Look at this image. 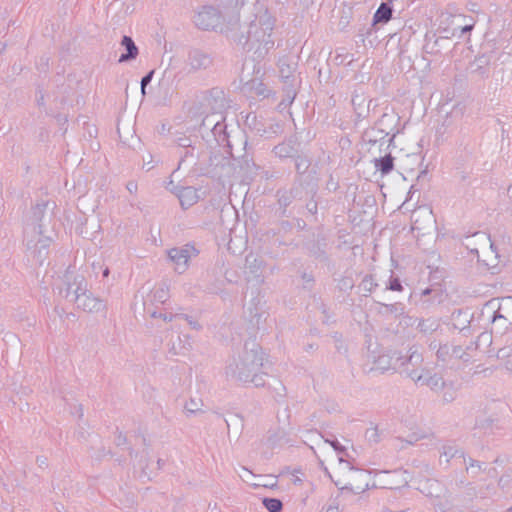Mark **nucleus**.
I'll return each instance as SVG.
<instances>
[{"label": "nucleus", "mask_w": 512, "mask_h": 512, "mask_svg": "<svg viewBox=\"0 0 512 512\" xmlns=\"http://www.w3.org/2000/svg\"><path fill=\"white\" fill-rule=\"evenodd\" d=\"M275 22V17L268 10L258 13L249 25L245 41L240 38L239 43L248 46V50L267 53L274 47L272 32Z\"/></svg>", "instance_id": "nucleus-2"}, {"label": "nucleus", "mask_w": 512, "mask_h": 512, "mask_svg": "<svg viewBox=\"0 0 512 512\" xmlns=\"http://www.w3.org/2000/svg\"><path fill=\"white\" fill-rule=\"evenodd\" d=\"M66 292L65 297L71 298L77 308L88 313H102L106 305L104 301L93 296L87 289V281L83 274H75L70 268L65 273Z\"/></svg>", "instance_id": "nucleus-3"}, {"label": "nucleus", "mask_w": 512, "mask_h": 512, "mask_svg": "<svg viewBox=\"0 0 512 512\" xmlns=\"http://www.w3.org/2000/svg\"><path fill=\"white\" fill-rule=\"evenodd\" d=\"M362 285L364 286V288L368 291H372V289L374 288V286H376V284L373 282V279L371 277H366L363 282H362Z\"/></svg>", "instance_id": "nucleus-28"}, {"label": "nucleus", "mask_w": 512, "mask_h": 512, "mask_svg": "<svg viewBox=\"0 0 512 512\" xmlns=\"http://www.w3.org/2000/svg\"><path fill=\"white\" fill-rule=\"evenodd\" d=\"M180 145H182V146H189V144H186V143H180Z\"/></svg>", "instance_id": "nucleus-43"}, {"label": "nucleus", "mask_w": 512, "mask_h": 512, "mask_svg": "<svg viewBox=\"0 0 512 512\" xmlns=\"http://www.w3.org/2000/svg\"><path fill=\"white\" fill-rule=\"evenodd\" d=\"M416 223H417V220H415V221H414L413 229H420V228L416 225Z\"/></svg>", "instance_id": "nucleus-40"}, {"label": "nucleus", "mask_w": 512, "mask_h": 512, "mask_svg": "<svg viewBox=\"0 0 512 512\" xmlns=\"http://www.w3.org/2000/svg\"><path fill=\"white\" fill-rule=\"evenodd\" d=\"M504 316L500 314L499 312H494V315L492 316V321L495 322L497 319H502Z\"/></svg>", "instance_id": "nucleus-34"}, {"label": "nucleus", "mask_w": 512, "mask_h": 512, "mask_svg": "<svg viewBox=\"0 0 512 512\" xmlns=\"http://www.w3.org/2000/svg\"><path fill=\"white\" fill-rule=\"evenodd\" d=\"M324 472H325V474H326L330 479H332V476H331V474H330L329 470H328L326 467L324 468Z\"/></svg>", "instance_id": "nucleus-38"}, {"label": "nucleus", "mask_w": 512, "mask_h": 512, "mask_svg": "<svg viewBox=\"0 0 512 512\" xmlns=\"http://www.w3.org/2000/svg\"><path fill=\"white\" fill-rule=\"evenodd\" d=\"M263 505L269 512H280L283 504L277 498H264Z\"/></svg>", "instance_id": "nucleus-18"}, {"label": "nucleus", "mask_w": 512, "mask_h": 512, "mask_svg": "<svg viewBox=\"0 0 512 512\" xmlns=\"http://www.w3.org/2000/svg\"><path fill=\"white\" fill-rule=\"evenodd\" d=\"M472 29V26H465L462 31L463 32H466V31H470Z\"/></svg>", "instance_id": "nucleus-39"}, {"label": "nucleus", "mask_w": 512, "mask_h": 512, "mask_svg": "<svg viewBox=\"0 0 512 512\" xmlns=\"http://www.w3.org/2000/svg\"><path fill=\"white\" fill-rule=\"evenodd\" d=\"M339 462H340V463H344V464H345V465H346L350 470H352V469H353V467L351 466L350 462H349V461L344 460V458H343V457H341V456L339 457Z\"/></svg>", "instance_id": "nucleus-33"}, {"label": "nucleus", "mask_w": 512, "mask_h": 512, "mask_svg": "<svg viewBox=\"0 0 512 512\" xmlns=\"http://www.w3.org/2000/svg\"><path fill=\"white\" fill-rule=\"evenodd\" d=\"M151 316L153 318H156V317L163 318L164 321H172V319L174 318V316L172 314L157 313L155 311L151 312Z\"/></svg>", "instance_id": "nucleus-29"}, {"label": "nucleus", "mask_w": 512, "mask_h": 512, "mask_svg": "<svg viewBox=\"0 0 512 512\" xmlns=\"http://www.w3.org/2000/svg\"><path fill=\"white\" fill-rule=\"evenodd\" d=\"M153 71H150L146 76H144L141 80V92L142 94H145V87L147 84L151 82Z\"/></svg>", "instance_id": "nucleus-25"}, {"label": "nucleus", "mask_w": 512, "mask_h": 512, "mask_svg": "<svg viewBox=\"0 0 512 512\" xmlns=\"http://www.w3.org/2000/svg\"><path fill=\"white\" fill-rule=\"evenodd\" d=\"M393 167V157L391 155L375 159V168L383 175L390 173L393 170Z\"/></svg>", "instance_id": "nucleus-14"}, {"label": "nucleus", "mask_w": 512, "mask_h": 512, "mask_svg": "<svg viewBox=\"0 0 512 512\" xmlns=\"http://www.w3.org/2000/svg\"><path fill=\"white\" fill-rule=\"evenodd\" d=\"M170 297L169 288L166 285L155 287L144 301V305L150 301L153 304H164Z\"/></svg>", "instance_id": "nucleus-9"}, {"label": "nucleus", "mask_w": 512, "mask_h": 512, "mask_svg": "<svg viewBox=\"0 0 512 512\" xmlns=\"http://www.w3.org/2000/svg\"><path fill=\"white\" fill-rule=\"evenodd\" d=\"M246 0H221V5L224 9H231L238 11Z\"/></svg>", "instance_id": "nucleus-19"}, {"label": "nucleus", "mask_w": 512, "mask_h": 512, "mask_svg": "<svg viewBox=\"0 0 512 512\" xmlns=\"http://www.w3.org/2000/svg\"><path fill=\"white\" fill-rule=\"evenodd\" d=\"M184 317H185V319L188 321L189 325H190L192 328H194V329H196V330H199V329H200V325L198 324V322H197V321L193 320V319H192L191 317H189V316H184Z\"/></svg>", "instance_id": "nucleus-30"}, {"label": "nucleus", "mask_w": 512, "mask_h": 512, "mask_svg": "<svg viewBox=\"0 0 512 512\" xmlns=\"http://www.w3.org/2000/svg\"><path fill=\"white\" fill-rule=\"evenodd\" d=\"M444 389H445V392H444V395H443V399L446 402L452 401L455 398V390L452 387H449L447 385H446V387Z\"/></svg>", "instance_id": "nucleus-23"}, {"label": "nucleus", "mask_w": 512, "mask_h": 512, "mask_svg": "<svg viewBox=\"0 0 512 512\" xmlns=\"http://www.w3.org/2000/svg\"><path fill=\"white\" fill-rule=\"evenodd\" d=\"M471 252H472V253H475V254H478V253H479V251H478L477 249H472V250H471Z\"/></svg>", "instance_id": "nucleus-42"}, {"label": "nucleus", "mask_w": 512, "mask_h": 512, "mask_svg": "<svg viewBox=\"0 0 512 512\" xmlns=\"http://www.w3.org/2000/svg\"><path fill=\"white\" fill-rule=\"evenodd\" d=\"M437 357L441 361H446L450 357V346L442 345L437 350Z\"/></svg>", "instance_id": "nucleus-21"}, {"label": "nucleus", "mask_w": 512, "mask_h": 512, "mask_svg": "<svg viewBox=\"0 0 512 512\" xmlns=\"http://www.w3.org/2000/svg\"><path fill=\"white\" fill-rule=\"evenodd\" d=\"M263 362L264 353L259 347L245 350L229 361L226 375L244 385L253 384L255 387H262L265 385Z\"/></svg>", "instance_id": "nucleus-1"}, {"label": "nucleus", "mask_w": 512, "mask_h": 512, "mask_svg": "<svg viewBox=\"0 0 512 512\" xmlns=\"http://www.w3.org/2000/svg\"><path fill=\"white\" fill-rule=\"evenodd\" d=\"M263 265L262 258H254L253 264L250 265L249 271H245L246 279L248 282L256 281L257 283L262 282L261 268Z\"/></svg>", "instance_id": "nucleus-11"}, {"label": "nucleus", "mask_w": 512, "mask_h": 512, "mask_svg": "<svg viewBox=\"0 0 512 512\" xmlns=\"http://www.w3.org/2000/svg\"><path fill=\"white\" fill-rule=\"evenodd\" d=\"M430 292H431V289L430 288H426V289H424L421 292V296H426V295L430 294Z\"/></svg>", "instance_id": "nucleus-37"}, {"label": "nucleus", "mask_w": 512, "mask_h": 512, "mask_svg": "<svg viewBox=\"0 0 512 512\" xmlns=\"http://www.w3.org/2000/svg\"><path fill=\"white\" fill-rule=\"evenodd\" d=\"M489 242H490V248H491L492 252H494V253H496V254H497V253H498V251H497V250H496V248H495V244H494V242H492V241H490V240H489Z\"/></svg>", "instance_id": "nucleus-36"}, {"label": "nucleus", "mask_w": 512, "mask_h": 512, "mask_svg": "<svg viewBox=\"0 0 512 512\" xmlns=\"http://www.w3.org/2000/svg\"><path fill=\"white\" fill-rule=\"evenodd\" d=\"M395 356L396 353H386V352H372L368 356V360L371 361V366L368 368L370 372H380L384 373L389 370L396 371L395 364Z\"/></svg>", "instance_id": "nucleus-7"}, {"label": "nucleus", "mask_w": 512, "mask_h": 512, "mask_svg": "<svg viewBox=\"0 0 512 512\" xmlns=\"http://www.w3.org/2000/svg\"><path fill=\"white\" fill-rule=\"evenodd\" d=\"M92 268L95 273V275L98 274V271L101 270L102 276L107 277L109 275V268L108 266H103L100 262L92 263Z\"/></svg>", "instance_id": "nucleus-22"}, {"label": "nucleus", "mask_w": 512, "mask_h": 512, "mask_svg": "<svg viewBox=\"0 0 512 512\" xmlns=\"http://www.w3.org/2000/svg\"><path fill=\"white\" fill-rule=\"evenodd\" d=\"M28 245L38 250L41 253L44 249L50 246L55 237V232L52 227L44 220L39 223H33L26 228L25 231Z\"/></svg>", "instance_id": "nucleus-4"}, {"label": "nucleus", "mask_w": 512, "mask_h": 512, "mask_svg": "<svg viewBox=\"0 0 512 512\" xmlns=\"http://www.w3.org/2000/svg\"><path fill=\"white\" fill-rule=\"evenodd\" d=\"M203 401L201 398H190L184 405V412L187 416L196 415L202 412Z\"/></svg>", "instance_id": "nucleus-15"}, {"label": "nucleus", "mask_w": 512, "mask_h": 512, "mask_svg": "<svg viewBox=\"0 0 512 512\" xmlns=\"http://www.w3.org/2000/svg\"><path fill=\"white\" fill-rule=\"evenodd\" d=\"M325 512H339V504L338 503L330 504L327 507Z\"/></svg>", "instance_id": "nucleus-31"}, {"label": "nucleus", "mask_w": 512, "mask_h": 512, "mask_svg": "<svg viewBox=\"0 0 512 512\" xmlns=\"http://www.w3.org/2000/svg\"><path fill=\"white\" fill-rule=\"evenodd\" d=\"M302 279L307 284H310L313 282V276L306 272L302 274Z\"/></svg>", "instance_id": "nucleus-32"}, {"label": "nucleus", "mask_w": 512, "mask_h": 512, "mask_svg": "<svg viewBox=\"0 0 512 512\" xmlns=\"http://www.w3.org/2000/svg\"><path fill=\"white\" fill-rule=\"evenodd\" d=\"M221 14L213 6H203L194 17L197 27L209 30L215 29L220 23Z\"/></svg>", "instance_id": "nucleus-6"}, {"label": "nucleus", "mask_w": 512, "mask_h": 512, "mask_svg": "<svg viewBox=\"0 0 512 512\" xmlns=\"http://www.w3.org/2000/svg\"><path fill=\"white\" fill-rule=\"evenodd\" d=\"M121 45L127 50L126 54H122L119 58V62H126L131 59H135L138 55V48L135 45L133 39L129 36H123Z\"/></svg>", "instance_id": "nucleus-10"}, {"label": "nucleus", "mask_w": 512, "mask_h": 512, "mask_svg": "<svg viewBox=\"0 0 512 512\" xmlns=\"http://www.w3.org/2000/svg\"><path fill=\"white\" fill-rule=\"evenodd\" d=\"M417 384L426 385L430 389L438 391L442 388L446 387L445 382L443 381L442 377L438 376L437 374L431 375L429 377H424L422 375V381L416 382Z\"/></svg>", "instance_id": "nucleus-13"}, {"label": "nucleus", "mask_w": 512, "mask_h": 512, "mask_svg": "<svg viewBox=\"0 0 512 512\" xmlns=\"http://www.w3.org/2000/svg\"><path fill=\"white\" fill-rule=\"evenodd\" d=\"M463 351H462V348L461 347H458V346H455V347H450V357H453V358H462L463 357Z\"/></svg>", "instance_id": "nucleus-27"}, {"label": "nucleus", "mask_w": 512, "mask_h": 512, "mask_svg": "<svg viewBox=\"0 0 512 512\" xmlns=\"http://www.w3.org/2000/svg\"><path fill=\"white\" fill-rule=\"evenodd\" d=\"M424 212L427 214V216H428V218H429V219H431V218H432V217H431V213H430V212H428V211H426V210H424Z\"/></svg>", "instance_id": "nucleus-41"}, {"label": "nucleus", "mask_w": 512, "mask_h": 512, "mask_svg": "<svg viewBox=\"0 0 512 512\" xmlns=\"http://www.w3.org/2000/svg\"><path fill=\"white\" fill-rule=\"evenodd\" d=\"M491 260V263L487 262L486 259H480L478 258V264L479 266H485L487 267L489 270H491V273H495L496 271V268H497V260L498 258L497 257H494V258H490Z\"/></svg>", "instance_id": "nucleus-20"}, {"label": "nucleus", "mask_w": 512, "mask_h": 512, "mask_svg": "<svg viewBox=\"0 0 512 512\" xmlns=\"http://www.w3.org/2000/svg\"><path fill=\"white\" fill-rule=\"evenodd\" d=\"M168 264L177 274H183L189 267V258H167Z\"/></svg>", "instance_id": "nucleus-17"}, {"label": "nucleus", "mask_w": 512, "mask_h": 512, "mask_svg": "<svg viewBox=\"0 0 512 512\" xmlns=\"http://www.w3.org/2000/svg\"><path fill=\"white\" fill-rule=\"evenodd\" d=\"M423 356L417 349L410 348L406 355L396 353L395 364L396 371L406 374L414 382L422 381V374L418 373L417 368L421 366Z\"/></svg>", "instance_id": "nucleus-5"}, {"label": "nucleus", "mask_w": 512, "mask_h": 512, "mask_svg": "<svg viewBox=\"0 0 512 512\" xmlns=\"http://www.w3.org/2000/svg\"><path fill=\"white\" fill-rule=\"evenodd\" d=\"M175 194L178 197L180 204L184 209L193 206L199 200L198 191L193 187L178 188L176 189Z\"/></svg>", "instance_id": "nucleus-8"}, {"label": "nucleus", "mask_w": 512, "mask_h": 512, "mask_svg": "<svg viewBox=\"0 0 512 512\" xmlns=\"http://www.w3.org/2000/svg\"><path fill=\"white\" fill-rule=\"evenodd\" d=\"M456 451H453L452 448L449 449V451H445L444 454L447 457L453 458L455 456Z\"/></svg>", "instance_id": "nucleus-35"}, {"label": "nucleus", "mask_w": 512, "mask_h": 512, "mask_svg": "<svg viewBox=\"0 0 512 512\" xmlns=\"http://www.w3.org/2000/svg\"><path fill=\"white\" fill-rule=\"evenodd\" d=\"M391 16L392 9L390 6L386 3H382L376 10L373 19L375 23L388 22L391 19Z\"/></svg>", "instance_id": "nucleus-16"}, {"label": "nucleus", "mask_w": 512, "mask_h": 512, "mask_svg": "<svg viewBox=\"0 0 512 512\" xmlns=\"http://www.w3.org/2000/svg\"><path fill=\"white\" fill-rule=\"evenodd\" d=\"M325 442L329 443L333 447V449L338 453H342L345 450L344 446L341 445L337 440L326 439Z\"/></svg>", "instance_id": "nucleus-26"}, {"label": "nucleus", "mask_w": 512, "mask_h": 512, "mask_svg": "<svg viewBox=\"0 0 512 512\" xmlns=\"http://www.w3.org/2000/svg\"><path fill=\"white\" fill-rule=\"evenodd\" d=\"M390 290L392 291H401L402 290V285L399 281L398 278H391L390 279V282H389V287H388Z\"/></svg>", "instance_id": "nucleus-24"}, {"label": "nucleus", "mask_w": 512, "mask_h": 512, "mask_svg": "<svg viewBox=\"0 0 512 512\" xmlns=\"http://www.w3.org/2000/svg\"><path fill=\"white\" fill-rule=\"evenodd\" d=\"M200 253V250L196 249L194 244L187 243L181 248H172L168 251V256H195Z\"/></svg>", "instance_id": "nucleus-12"}, {"label": "nucleus", "mask_w": 512, "mask_h": 512, "mask_svg": "<svg viewBox=\"0 0 512 512\" xmlns=\"http://www.w3.org/2000/svg\"><path fill=\"white\" fill-rule=\"evenodd\" d=\"M511 512H512V507H511Z\"/></svg>", "instance_id": "nucleus-44"}]
</instances>
